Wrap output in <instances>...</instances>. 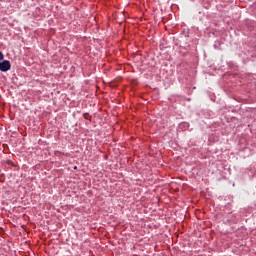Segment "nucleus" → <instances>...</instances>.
Segmentation results:
<instances>
[{
    "mask_svg": "<svg viewBox=\"0 0 256 256\" xmlns=\"http://www.w3.org/2000/svg\"><path fill=\"white\" fill-rule=\"evenodd\" d=\"M11 70V62L9 60H2L0 62V71L2 73H7V71Z\"/></svg>",
    "mask_w": 256,
    "mask_h": 256,
    "instance_id": "obj_1",
    "label": "nucleus"
},
{
    "mask_svg": "<svg viewBox=\"0 0 256 256\" xmlns=\"http://www.w3.org/2000/svg\"><path fill=\"white\" fill-rule=\"evenodd\" d=\"M5 55H3V52L0 51V62L4 61Z\"/></svg>",
    "mask_w": 256,
    "mask_h": 256,
    "instance_id": "obj_2",
    "label": "nucleus"
},
{
    "mask_svg": "<svg viewBox=\"0 0 256 256\" xmlns=\"http://www.w3.org/2000/svg\"><path fill=\"white\" fill-rule=\"evenodd\" d=\"M84 119H89V113L84 114Z\"/></svg>",
    "mask_w": 256,
    "mask_h": 256,
    "instance_id": "obj_3",
    "label": "nucleus"
}]
</instances>
